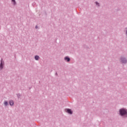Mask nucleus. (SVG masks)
Listing matches in <instances>:
<instances>
[{
    "mask_svg": "<svg viewBox=\"0 0 127 127\" xmlns=\"http://www.w3.org/2000/svg\"><path fill=\"white\" fill-rule=\"evenodd\" d=\"M3 104L4 105L5 107L8 106V102H7V101H4L3 102Z\"/></svg>",
    "mask_w": 127,
    "mask_h": 127,
    "instance_id": "8",
    "label": "nucleus"
},
{
    "mask_svg": "<svg viewBox=\"0 0 127 127\" xmlns=\"http://www.w3.org/2000/svg\"><path fill=\"white\" fill-rule=\"evenodd\" d=\"M17 97L18 99H19V98H20V97H21V94H20V93L17 94Z\"/></svg>",
    "mask_w": 127,
    "mask_h": 127,
    "instance_id": "10",
    "label": "nucleus"
},
{
    "mask_svg": "<svg viewBox=\"0 0 127 127\" xmlns=\"http://www.w3.org/2000/svg\"><path fill=\"white\" fill-rule=\"evenodd\" d=\"M95 3L96 5H97V6H100V3H99L98 1H95Z\"/></svg>",
    "mask_w": 127,
    "mask_h": 127,
    "instance_id": "11",
    "label": "nucleus"
},
{
    "mask_svg": "<svg viewBox=\"0 0 127 127\" xmlns=\"http://www.w3.org/2000/svg\"><path fill=\"white\" fill-rule=\"evenodd\" d=\"M119 114L123 119H127V109L122 108L119 110Z\"/></svg>",
    "mask_w": 127,
    "mask_h": 127,
    "instance_id": "1",
    "label": "nucleus"
},
{
    "mask_svg": "<svg viewBox=\"0 0 127 127\" xmlns=\"http://www.w3.org/2000/svg\"><path fill=\"white\" fill-rule=\"evenodd\" d=\"M12 2H13V5H15L16 4V1L15 0H11Z\"/></svg>",
    "mask_w": 127,
    "mask_h": 127,
    "instance_id": "9",
    "label": "nucleus"
},
{
    "mask_svg": "<svg viewBox=\"0 0 127 127\" xmlns=\"http://www.w3.org/2000/svg\"><path fill=\"white\" fill-rule=\"evenodd\" d=\"M40 59V57H39V56L36 55L35 56V60H36V61H38V60H39Z\"/></svg>",
    "mask_w": 127,
    "mask_h": 127,
    "instance_id": "7",
    "label": "nucleus"
},
{
    "mask_svg": "<svg viewBox=\"0 0 127 127\" xmlns=\"http://www.w3.org/2000/svg\"><path fill=\"white\" fill-rule=\"evenodd\" d=\"M65 111L69 115H73V111H72V110H71L70 109H65Z\"/></svg>",
    "mask_w": 127,
    "mask_h": 127,
    "instance_id": "4",
    "label": "nucleus"
},
{
    "mask_svg": "<svg viewBox=\"0 0 127 127\" xmlns=\"http://www.w3.org/2000/svg\"><path fill=\"white\" fill-rule=\"evenodd\" d=\"M56 75H58V74L57 73V72L56 73Z\"/></svg>",
    "mask_w": 127,
    "mask_h": 127,
    "instance_id": "13",
    "label": "nucleus"
},
{
    "mask_svg": "<svg viewBox=\"0 0 127 127\" xmlns=\"http://www.w3.org/2000/svg\"><path fill=\"white\" fill-rule=\"evenodd\" d=\"M4 66V61H3V59H1L0 61V70H2L3 69V67Z\"/></svg>",
    "mask_w": 127,
    "mask_h": 127,
    "instance_id": "3",
    "label": "nucleus"
},
{
    "mask_svg": "<svg viewBox=\"0 0 127 127\" xmlns=\"http://www.w3.org/2000/svg\"><path fill=\"white\" fill-rule=\"evenodd\" d=\"M37 28H38V26H37V25H36V26H35V28L37 29Z\"/></svg>",
    "mask_w": 127,
    "mask_h": 127,
    "instance_id": "12",
    "label": "nucleus"
},
{
    "mask_svg": "<svg viewBox=\"0 0 127 127\" xmlns=\"http://www.w3.org/2000/svg\"><path fill=\"white\" fill-rule=\"evenodd\" d=\"M9 104L11 106H13V105H14V103L13 102V100H10L9 102Z\"/></svg>",
    "mask_w": 127,
    "mask_h": 127,
    "instance_id": "6",
    "label": "nucleus"
},
{
    "mask_svg": "<svg viewBox=\"0 0 127 127\" xmlns=\"http://www.w3.org/2000/svg\"><path fill=\"white\" fill-rule=\"evenodd\" d=\"M119 61L121 64H124L126 65V64H127V57L124 56H121L120 58Z\"/></svg>",
    "mask_w": 127,
    "mask_h": 127,
    "instance_id": "2",
    "label": "nucleus"
},
{
    "mask_svg": "<svg viewBox=\"0 0 127 127\" xmlns=\"http://www.w3.org/2000/svg\"><path fill=\"white\" fill-rule=\"evenodd\" d=\"M64 60H65V61H66V62H70V58H69V57H65L64 58Z\"/></svg>",
    "mask_w": 127,
    "mask_h": 127,
    "instance_id": "5",
    "label": "nucleus"
}]
</instances>
